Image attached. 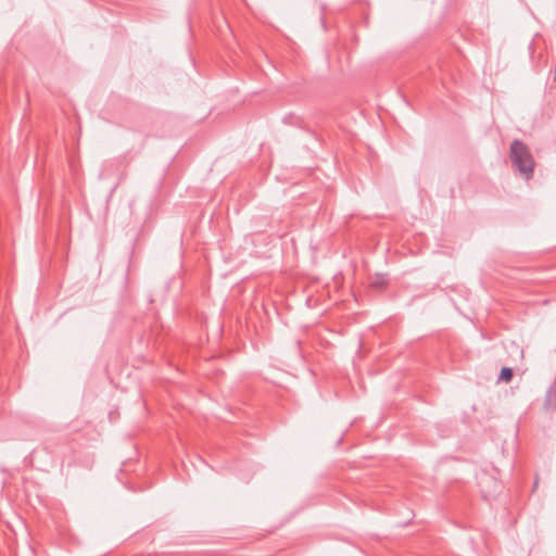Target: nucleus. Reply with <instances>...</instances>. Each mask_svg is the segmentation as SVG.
I'll return each instance as SVG.
<instances>
[{
	"label": "nucleus",
	"mask_w": 556,
	"mask_h": 556,
	"mask_svg": "<svg viewBox=\"0 0 556 556\" xmlns=\"http://www.w3.org/2000/svg\"><path fill=\"white\" fill-rule=\"evenodd\" d=\"M543 408L546 413H554L556 410V383L551 384L545 393Z\"/></svg>",
	"instance_id": "obj_2"
},
{
	"label": "nucleus",
	"mask_w": 556,
	"mask_h": 556,
	"mask_svg": "<svg viewBox=\"0 0 556 556\" xmlns=\"http://www.w3.org/2000/svg\"><path fill=\"white\" fill-rule=\"evenodd\" d=\"M514 377V371L510 367H503L500 372L498 379L504 382H510Z\"/></svg>",
	"instance_id": "obj_3"
},
{
	"label": "nucleus",
	"mask_w": 556,
	"mask_h": 556,
	"mask_svg": "<svg viewBox=\"0 0 556 556\" xmlns=\"http://www.w3.org/2000/svg\"><path fill=\"white\" fill-rule=\"evenodd\" d=\"M509 157L513 165L528 180L534 172V159L530 149L521 140H514L510 144Z\"/></svg>",
	"instance_id": "obj_1"
}]
</instances>
